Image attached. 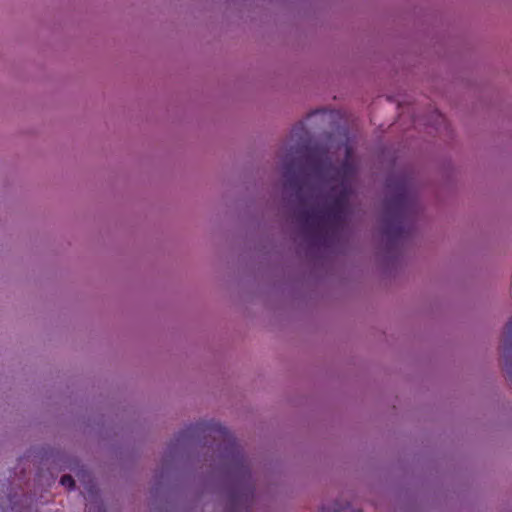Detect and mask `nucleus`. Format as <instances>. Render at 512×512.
Here are the masks:
<instances>
[{"mask_svg": "<svg viewBox=\"0 0 512 512\" xmlns=\"http://www.w3.org/2000/svg\"><path fill=\"white\" fill-rule=\"evenodd\" d=\"M308 132L304 123L296 124L292 129V137L299 140L300 151L307 150L306 161L310 169L328 183L339 182V190L336 186L330 188L327 198L329 202L321 209H309L301 207L295 212L296 219L301 223L306 232L316 234L318 230L329 228L336 230L343 226L349 208V199L352 194L351 182L356 174V165L353 160V149L345 145V158L339 167H334L328 156V151L321 146L306 145ZM314 245L328 247L333 235H314Z\"/></svg>", "mask_w": 512, "mask_h": 512, "instance_id": "obj_1", "label": "nucleus"}, {"mask_svg": "<svg viewBox=\"0 0 512 512\" xmlns=\"http://www.w3.org/2000/svg\"><path fill=\"white\" fill-rule=\"evenodd\" d=\"M207 430L213 436L215 440H219L220 446H223V450L231 454L232 458V470L242 475L249 473V467L244 455L241 453L236 439L228 431V429L219 423H209Z\"/></svg>", "mask_w": 512, "mask_h": 512, "instance_id": "obj_3", "label": "nucleus"}, {"mask_svg": "<svg viewBox=\"0 0 512 512\" xmlns=\"http://www.w3.org/2000/svg\"><path fill=\"white\" fill-rule=\"evenodd\" d=\"M182 438H184V433H181V434L179 435L178 441H179L180 439H182Z\"/></svg>", "mask_w": 512, "mask_h": 512, "instance_id": "obj_10", "label": "nucleus"}, {"mask_svg": "<svg viewBox=\"0 0 512 512\" xmlns=\"http://www.w3.org/2000/svg\"><path fill=\"white\" fill-rule=\"evenodd\" d=\"M383 234L392 242L408 234L406 221L414 214L416 203L406 181L398 183L396 193L384 203Z\"/></svg>", "mask_w": 512, "mask_h": 512, "instance_id": "obj_2", "label": "nucleus"}, {"mask_svg": "<svg viewBox=\"0 0 512 512\" xmlns=\"http://www.w3.org/2000/svg\"><path fill=\"white\" fill-rule=\"evenodd\" d=\"M436 116H437V120L438 121H441V122H444L445 121V118L442 114L440 113H436Z\"/></svg>", "mask_w": 512, "mask_h": 512, "instance_id": "obj_8", "label": "nucleus"}, {"mask_svg": "<svg viewBox=\"0 0 512 512\" xmlns=\"http://www.w3.org/2000/svg\"><path fill=\"white\" fill-rule=\"evenodd\" d=\"M92 488H93L92 486L87 487L88 491L91 492V493L93 492Z\"/></svg>", "mask_w": 512, "mask_h": 512, "instance_id": "obj_11", "label": "nucleus"}, {"mask_svg": "<svg viewBox=\"0 0 512 512\" xmlns=\"http://www.w3.org/2000/svg\"><path fill=\"white\" fill-rule=\"evenodd\" d=\"M504 334H505L504 345L507 347V346L511 345V341H512V318L506 324Z\"/></svg>", "mask_w": 512, "mask_h": 512, "instance_id": "obj_5", "label": "nucleus"}, {"mask_svg": "<svg viewBox=\"0 0 512 512\" xmlns=\"http://www.w3.org/2000/svg\"><path fill=\"white\" fill-rule=\"evenodd\" d=\"M10 503H11V512H30L31 511V507H20V505L15 502L12 498L9 499ZM4 512H8V511H4Z\"/></svg>", "mask_w": 512, "mask_h": 512, "instance_id": "obj_7", "label": "nucleus"}, {"mask_svg": "<svg viewBox=\"0 0 512 512\" xmlns=\"http://www.w3.org/2000/svg\"><path fill=\"white\" fill-rule=\"evenodd\" d=\"M283 177L285 179V189L294 191L296 198L303 203L302 188L305 181L304 171L296 161L286 160L284 162Z\"/></svg>", "mask_w": 512, "mask_h": 512, "instance_id": "obj_4", "label": "nucleus"}, {"mask_svg": "<svg viewBox=\"0 0 512 512\" xmlns=\"http://www.w3.org/2000/svg\"><path fill=\"white\" fill-rule=\"evenodd\" d=\"M237 503H238V498L235 495H233V497H232L233 506L236 505Z\"/></svg>", "mask_w": 512, "mask_h": 512, "instance_id": "obj_9", "label": "nucleus"}, {"mask_svg": "<svg viewBox=\"0 0 512 512\" xmlns=\"http://www.w3.org/2000/svg\"><path fill=\"white\" fill-rule=\"evenodd\" d=\"M61 485L67 487L69 490L73 489L75 486V481L70 475H63L60 479Z\"/></svg>", "mask_w": 512, "mask_h": 512, "instance_id": "obj_6", "label": "nucleus"}]
</instances>
